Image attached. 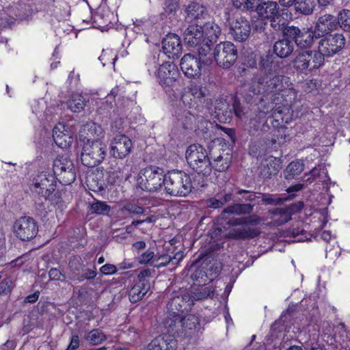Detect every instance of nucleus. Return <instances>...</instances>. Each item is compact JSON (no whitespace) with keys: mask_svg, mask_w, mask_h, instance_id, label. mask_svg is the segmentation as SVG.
<instances>
[{"mask_svg":"<svg viewBox=\"0 0 350 350\" xmlns=\"http://www.w3.org/2000/svg\"><path fill=\"white\" fill-rule=\"evenodd\" d=\"M258 70L253 74L252 82L256 85L259 94H262L257 104L259 115L262 116L273 111L280 100V92L289 88V78L279 75L280 65L273 62L269 55L260 57Z\"/></svg>","mask_w":350,"mask_h":350,"instance_id":"1","label":"nucleus"},{"mask_svg":"<svg viewBox=\"0 0 350 350\" xmlns=\"http://www.w3.org/2000/svg\"><path fill=\"white\" fill-rule=\"evenodd\" d=\"M79 139L83 142L81 161L83 165L94 167L101 163L107 154V146L99 139H91L80 132Z\"/></svg>","mask_w":350,"mask_h":350,"instance_id":"2","label":"nucleus"},{"mask_svg":"<svg viewBox=\"0 0 350 350\" xmlns=\"http://www.w3.org/2000/svg\"><path fill=\"white\" fill-rule=\"evenodd\" d=\"M193 188L191 177L185 172L173 170L166 174L164 190L167 194L186 197Z\"/></svg>","mask_w":350,"mask_h":350,"instance_id":"3","label":"nucleus"},{"mask_svg":"<svg viewBox=\"0 0 350 350\" xmlns=\"http://www.w3.org/2000/svg\"><path fill=\"white\" fill-rule=\"evenodd\" d=\"M223 19L230 26V32L237 42H244L248 39L251 32L249 21L234 9L226 8L224 10Z\"/></svg>","mask_w":350,"mask_h":350,"instance_id":"4","label":"nucleus"},{"mask_svg":"<svg viewBox=\"0 0 350 350\" xmlns=\"http://www.w3.org/2000/svg\"><path fill=\"white\" fill-rule=\"evenodd\" d=\"M165 177L163 169L149 166L140 171L138 184L143 190L154 192L165 186Z\"/></svg>","mask_w":350,"mask_h":350,"instance_id":"5","label":"nucleus"},{"mask_svg":"<svg viewBox=\"0 0 350 350\" xmlns=\"http://www.w3.org/2000/svg\"><path fill=\"white\" fill-rule=\"evenodd\" d=\"M213 57L217 64L223 69H228L238 57L237 46L231 42H221L213 50Z\"/></svg>","mask_w":350,"mask_h":350,"instance_id":"6","label":"nucleus"},{"mask_svg":"<svg viewBox=\"0 0 350 350\" xmlns=\"http://www.w3.org/2000/svg\"><path fill=\"white\" fill-rule=\"evenodd\" d=\"M284 37L291 38L300 49H309L313 43L314 38H317V33L312 28L303 27L291 25L283 30Z\"/></svg>","mask_w":350,"mask_h":350,"instance_id":"7","label":"nucleus"},{"mask_svg":"<svg viewBox=\"0 0 350 350\" xmlns=\"http://www.w3.org/2000/svg\"><path fill=\"white\" fill-rule=\"evenodd\" d=\"M346 40L342 33L324 36L319 42L318 51L324 57H330L339 53L345 46Z\"/></svg>","mask_w":350,"mask_h":350,"instance_id":"8","label":"nucleus"},{"mask_svg":"<svg viewBox=\"0 0 350 350\" xmlns=\"http://www.w3.org/2000/svg\"><path fill=\"white\" fill-rule=\"evenodd\" d=\"M193 304V299L189 293L184 291L174 292L167 304V312L174 317L183 315L184 312L191 310Z\"/></svg>","mask_w":350,"mask_h":350,"instance_id":"9","label":"nucleus"},{"mask_svg":"<svg viewBox=\"0 0 350 350\" xmlns=\"http://www.w3.org/2000/svg\"><path fill=\"white\" fill-rule=\"evenodd\" d=\"M14 232L17 238L23 241L33 239L38 232V226L36 220L31 217H21L14 224Z\"/></svg>","mask_w":350,"mask_h":350,"instance_id":"10","label":"nucleus"},{"mask_svg":"<svg viewBox=\"0 0 350 350\" xmlns=\"http://www.w3.org/2000/svg\"><path fill=\"white\" fill-rule=\"evenodd\" d=\"M133 143L124 134L116 135L110 144L109 154L118 159H124L132 151Z\"/></svg>","mask_w":350,"mask_h":350,"instance_id":"11","label":"nucleus"},{"mask_svg":"<svg viewBox=\"0 0 350 350\" xmlns=\"http://www.w3.org/2000/svg\"><path fill=\"white\" fill-rule=\"evenodd\" d=\"M180 69L188 78H195L201 75L200 60L190 53L185 55L180 63Z\"/></svg>","mask_w":350,"mask_h":350,"instance_id":"12","label":"nucleus"},{"mask_svg":"<svg viewBox=\"0 0 350 350\" xmlns=\"http://www.w3.org/2000/svg\"><path fill=\"white\" fill-rule=\"evenodd\" d=\"M338 27V23L336 18L332 14H325L318 18L314 30L317 33V38H320L332 34L331 32L337 29Z\"/></svg>","mask_w":350,"mask_h":350,"instance_id":"13","label":"nucleus"},{"mask_svg":"<svg viewBox=\"0 0 350 350\" xmlns=\"http://www.w3.org/2000/svg\"><path fill=\"white\" fill-rule=\"evenodd\" d=\"M178 75V70L175 64L171 62L163 63L159 66L157 71V77L159 83L162 85L172 86Z\"/></svg>","mask_w":350,"mask_h":350,"instance_id":"14","label":"nucleus"},{"mask_svg":"<svg viewBox=\"0 0 350 350\" xmlns=\"http://www.w3.org/2000/svg\"><path fill=\"white\" fill-rule=\"evenodd\" d=\"M162 48L169 58H178L183 50L180 37L174 33L167 34L162 41Z\"/></svg>","mask_w":350,"mask_h":350,"instance_id":"15","label":"nucleus"},{"mask_svg":"<svg viewBox=\"0 0 350 350\" xmlns=\"http://www.w3.org/2000/svg\"><path fill=\"white\" fill-rule=\"evenodd\" d=\"M183 40L185 44L190 48L197 47L204 41L203 31L201 25L198 24L190 25L183 31Z\"/></svg>","mask_w":350,"mask_h":350,"instance_id":"16","label":"nucleus"},{"mask_svg":"<svg viewBox=\"0 0 350 350\" xmlns=\"http://www.w3.org/2000/svg\"><path fill=\"white\" fill-rule=\"evenodd\" d=\"M260 232L258 228L243 225V226L229 229L225 237L228 239L246 240L258 237Z\"/></svg>","mask_w":350,"mask_h":350,"instance_id":"17","label":"nucleus"},{"mask_svg":"<svg viewBox=\"0 0 350 350\" xmlns=\"http://www.w3.org/2000/svg\"><path fill=\"white\" fill-rule=\"evenodd\" d=\"M177 341L171 334L160 335L148 345V350H176Z\"/></svg>","mask_w":350,"mask_h":350,"instance_id":"18","label":"nucleus"},{"mask_svg":"<svg viewBox=\"0 0 350 350\" xmlns=\"http://www.w3.org/2000/svg\"><path fill=\"white\" fill-rule=\"evenodd\" d=\"M104 170L96 168L89 173L86 177V183L89 189L93 191L98 192L106 189Z\"/></svg>","mask_w":350,"mask_h":350,"instance_id":"19","label":"nucleus"},{"mask_svg":"<svg viewBox=\"0 0 350 350\" xmlns=\"http://www.w3.org/2000/svg\"><path fill=\"white\" fill-rule=\"evenodd\" d=\"M209 157H211L209 152H208L202 146L199 144L190 145L185 153V158L190 167Z\"/></svg>","mask_w":350,"mask_h":350,"instance_id":"20","label":"nucleus"},{"mask_svg":"<svg viewBox=\"0 0 350 350\" xmlns=\"http://www.w3.org/2000/svg\"><path fill=\"white\" fill-rule=\"evenodd\" d=\"M277 9H278V4L276 1L259 0L254 4L252 12H256L261 18L269 20L275 12H276Z\"/></svg>","mask_w":350,"mask_h":350,"instance_id":"21","label":"nucleus"},{"mask_svg":"<svg viewBox=\"0 0 350 350\" xmlns=\"http://www.w3.org/2000/svg\"><path fill=\"white\" fill-rule=\"evenodd\" d=\"M212 159L213 169L217 172H225L231 165L232 156L230 152L224 150H220L218 154L215 155L209 150Z\"/></svg>","mask_w":350,"mask_h":350,"instance_id":"22","label":"nucleus"},{"mask_svg":"<svg viewBox=\"0 0 350 350\" xmlns=\"http://www.w3.org/2000/svg\"><path fill=\"white\" fill-rule=\"evenodd\" d=\"M186 18L190 21H202L208 16L207 8L202 4L196 2H190L185 8Z\"/></svg>","mask_w":350,"mask_h":350,"instance_id":"23","label":"nucleus"},{"mask_svg":"<svg viewBox=\"0 0 350 350\" xmlns=\"http://www.w3.org/2000/svg\"><path fill=\"white\" fill-rule=\"evenodd\" d=\"M53 137L55 144L64 148L72 144L73 139L72 135L66 129V126L59 124L53 129Z\"/></svg>","mask_w":350,"mask_h":350,"instance_id":"24","label":"nucleus"},{"mask_svg":"<svg viewBox=\"0 0 350 350\" xmlns=\"http://www.w3.org/2000/svg\"><path fill=\"white\" fill-rule=\"evenodd\" d=\"M233 193L232 191L223 190L217 193L214 196L205 200L206 207L213 209L222 208L226 203L232 200Z\"/></svg>","mask_w":350,"mask_h":350,"instance_id":"25","label":"nucleus"},{"mask_svg":"<svg viewBox=\"0 0 350 350\" xmlns=\"http://www.w3.org/2000/svg\"><path fill=\"white\" fill-rule=\"evenodd\" d=\"M294 49L295 46L292 40L285 37L275 42L273 53L280 58H286L292 54Z\"/></svg>","mask_w":350,"mask_h":350,"instance_id":"26","label":"nucleus"},{"mask_svg":"<svg viewBox=\"0 0 350 350\" xmlns=\"http://www.w3.org/2000/svg\"><path fill=\"white\" fill-rule=\"evenodd\" d=\"M150 288L148 280L138 281L129 292V299L132 303H136L142 299Z\"/></svg>","mask_w":350,"mask_h":350,"instance_id":"27","label":"nucleus"},{"mask_svg":"<svg viewBox=\"0 0 350 350\" xmlns=\"http://www.w3.org/2000/svg\"><path fill=\"white\" fill-rule=\"evenodd\" d=\"M273 16L269 18L271 22V26L276 31H282L288 27L286 25L287 17L288 15V11L286 8H282L277 9L276 12L273 14Z\"/></svg>","mask_w":350,"mask_h":350,"instance_id":"28","label":"nucleus"},{"mask_svg":"<svg viewBox=\"0 0 350 350\" xmlns=\"http://www.w3.org/2000/svg\"><path fill=\"white\" fill-rule=\"evenodd\" d=\"M183 253L176 252L173 256L169 254H163L153 259L152 265L157 268L165 267L170 264L176 266L183 259Z\"/></svg>","mask_w":350,"mask_h":350,"instance_id":"29","label":"nucleus"},{"mask_svg":"<svg viewBox=\"0 0 350 350\" xmlns=\"http://www.w3.org/2000/svg\"><path fill=\"white\" fill-rule=\"evenodd\" d=\"M258 195L260 196V198H261L260 202L265 205H280L284 202L291 200L294 198L295 194H284V196H279L278 195H273L270 193H258ZM260 203V201L258 202V204Z\"/></svg>","mask_w":350,"mask_h":350,"instance_id":"30","label":"nucleus"},{"mask_svg":"<svg viewBox=\"0 0 350 350\" xmlns=\"http://www.w3.org/2000/svg\"><path fill=\"white\" fill-rule=\"evenodd\" d=\"M201 29L203 31V36L207 40V43H214L217 42L221 34L220 27L213 21H208L203 25H201Z\"/></svg>","mask_w":350,"mask_h":350,"instance_id":"31","label":"nucleus"},{"mask_svg":"<svg viewBox=\"0 0 350 350\" xmlns=\"http://www.w3.org/2000/svg\"><path fill=\"white\" fill-rule=\"evenodd\" d=\"M254 204L250 203H234L223 209L221 215L226 213L237 215H249L254 209Z\"/></svg>","mask_w":350,"mask_h":350,"instance_id":"32","label":"nucleus"},{"mask_svg":"<svg viewBox=\"0 0 350 350\" xmlns=\"http://www.w3.org/2000/svg\"><path fill=\"white\" fill-rule=\"evenodd\" d=\"M315 6L314 0H297L294 10L295 14L308 16L313 13Z\"/></svg>","mask_w":350,"mask_h":350,"instance_id":"33","label":"nucleus"},{"mask_svg":"<svg viewBox=\"0 0 350 350\" xmlns=\"http://www.w3.org/2000/svg\"><path fill=\"white\" fill-rule=\"evenodd\" d=\"M182 315L177 314L176 317L168 314L167 318L165 319L164 325L167 329V332L174 334L181 332L183 329L182 325Z\"/></svg>","mask_w":350,"mask_h":350,"instance_id":"34","label":"nucleus"},{"mask_svg":"<svg viewBox=\"0 0 350 350\" xmlns=\"http://www.w3.org/2000/svg\"><path fill=\"white\" fill-rule=\"evenodd\" d=\"M308 62L307 72H311L319 69L324 64L325 57L318 50H309Z\"/></svg>","mask_w":350,"mask_h":350,"instance_id":"35","label":"nucleus"},{"mask_svg":"<svg viewBox=\"0 0 350 350\" xmlns=\"http://www.w3.org/2000/svg\"><path fill=\"white\" fill-rule=\"evenodd\" d=\"M267 129H269L267 122H264L263 118L259 114L250 118L247 124V131L251 135H254L260 129L267 131Z\"/></svg>","mask_w":350,"mask_h":350,"instance_id":"36","label":"nucleus"},{"mask_svg":"<svg viewBox=\"0 0 350 350\" xmlns=\"http://www.w3.org/2000/svg\"><path fill=\"white\" fill-rule=\"evenodd\" d=\"M308 58L309 51H304L299 53L292 62L293 68L298 72L306 74Z\"/></svg>","mask_w":350,"mask_h":350,"instance_id":"37","label":"nucleus"},{"mask_svg":"<svg viewBox=\"0 0 350 350\" xmlns=\"http://www.w3.org/2000/svg\"><path fill=\"white\" fill-rule=\"evenodd\" d=\"M66 106L68 109L74 113H79L83 110L86 100L81 94H73L71 98L67 100Z\"/></svg>","mask_w":350,"mask_h":350,"instance_id":"38","label":"nucleus"},{"mask_svg":"<svg viewBox=\"0 0 350 350\" xmlns=\"http://www.w3.org/2000/svg\"><path fill=\"white\" fill-rule=\"evenodd\" d=\"M304 169V164L299 161H293L288 165L284 172V176L286 180H291L299 175Z\"/></svg>","mask_w":350,"mask_h":350,"instance_id":"39","label":"nucleus"},{"mask_svg":"<svg viewBox=\"0 0 350 350\" xmlns=\"http://www.w3.org/2000/svg\"><path fill=\"white\" fill-rule=\"evenodd\" d=\"M72 161L66 156H61L53 161V170L54 174H60L69 168L73 167Z\"/></svg>","mask_w":350,"mask_h":350,"instance_id":"40","label":"nucleus"},{"mask_svg":"<svg viewBox=\"0 0 350 350\" xmlns=\"http://www.w3.org/2000/svg\"><path fill=\"white\" fill-rule=\"evenodd\" d=\"M181 324L183 325L181 333L185 332L187 334L189 331L196 330L200 326V321L196 316L188 314L185 317L182 316Z\"/></svg>","mask_w":350,"mask_h":350,"instance_id":"41","label":"nucleus"},{"mask_svg":"<svg viewBox=\"0 0 350 350\" xmlns=\"http://www.w3.org/2000/svg\"><path fill=\"white\" fill-rule=\"evenodd\" d=\"M35 185H38V187H41L43 189H50L53 191L54 188L56 187V182L53 176L42 172L36 179Z\"/></svg>","mask_w":350,"mask_h":350,"instance_id":"42","label":"nucleus"},{"mask_svg":"<svg viewBox=\"0 0 350 350\" xmlns=\"http://www.w3.org/2000/svg\"><path fill=\"white\" fill-rule=\"evenodd\" d=\"M206 89L202 86L196 85H191L189 89L188 93L183 95L181 99L183 103H185L187 101V98L191 95L194 98L198 99L200 102L202 103L206 96Z\"/></svg>","mask_w":350,"mask_h":350,"instance_id":"43","label":"nucleus"},{"mask_svg":"<svg viewBox=\"0 0 350 350\" xmlns=\"http://www.w3.org/2000/svg\"><path fill=\"white\" fill-rule=\"evenodd\" d=\"M211 159H212L209 157L206 159L197 162L198 163L190 167L198 174H202L204 176H207L211 174L213 170V164Z\"/></svg>","mask_w":350,"mask_h":350,"instance_id":"44","label":"nucleus"},{"mask_svg":"<svg viewBox=\"0 0 350 350\" xmlns=\"http://www.w3.org/2000/svg\"><path fill=\"white\" fill-rule=\"evenodd\" d=\"M84 339L92 345H97L107 340L106 335L99 329H94L88 332Z\"/></svg>","mask_w":350,"mask_h":350,"instance_id":"45","label":"nucleus"},{"mask_svg":"<svg viewBox=\"0 0 350 350\" xmlns=\"http://www.w3.org/2000/svg\"><path fill=\"white\" fill-rule=\"evenodd\" d=\"M176 117L178 122L185 129L191 128V125L196 120L195 116L189 111L184 110L181 112H176Z\"/></svg>","mask_w":350,"mask_h":350,"instance_id":"46","label":"nucleus"},{"mask_svg":"<svg viewBox=\"0 0 350 350\" xmlns=\"http://www.w3.org/2000/svg\"><path fill=\"white\" fill-rule=\"evenodd\" d=\"M272 133L274 137L272 139L273 144H282L290 139L288 128L284 125H282L278 129L273 130Z\"/></svg>","mask_w":350,"mask_h":350,"instance_id":"47","label":"nucleus"},{"mask_svg":"<svg viewBox=\"0 0 350 350\" xmlns=\"http://www.w3.org/2000/svg\"><path fill=\"white\" fill-rule=\"evenodd\" d=\"M58 180L65 185H70L76 179V171L75 167L68 169L60 174H54Z\"/></svg>","mask_w":350,"mask_h":350,"instance_id":"48","label":"nucleus"},{"mask_svg":"<svg viewBox=\"0 0 350 350\" xmlns=\"http://www.w3.org/2000/svg\"><path fill=\"white\" fill-rule=\"evenodd\" d=\"M111 211V207L105 202L96 201L90 204L89 211L91 214L107 215Z\"/></svg>","mask_w":350,"mask_h":350,"instance_id":"49","label":"nucleus"},{"mask_svg":"<svg viewBox=\"0 0 350 350\" xmlns=\"http://www.w3.org/2000/svg\"><path fill=\"white\" fill-rule=\"evenodd\" d=\"M215 294V289L211 286H201L196 289L193 299L196 300L212 298Z\"/></svg>","mask_w":350,"mask_h":350,"instance_id":"50","label":"nucleus"},{"mask_svg":"<svg viewBox=\"0 0 350 350\" xmlns=\"http://www.w3.org/2000/svg\"><path fill=\"white\" fill-rule=\"evenodd\" d=\"M337 23L338 27L345 31L350 32V10H344L338 14Z\"/></svg>","mask_w":350,"mask_h":350,"instance_id":"51","label":"nucleus"},{"mask_svg":"<svg viewBox=\"0 0 350 350\" xmlns=\"http://www.w3.org/2000/svg\"><path fill=\"white\" fill-rule=\"evenodd\" d=\"M236 193L241 197L239 199V200H241V201L252 202H254L256 200H258L260 198V196L256 195V194H258L257 193L250 191V190L242 189L238 188L237 189Z\"/></svg>","mask_w":350,"mask_h":350,"instance_id":"52","label":"nucleus"},{"mask_svg":"<svg viewBox=\"0 0 350 350\" xmlns=\"http://www.w3.org/2000/svg\"><path fill=\"white\" fill-rule=\"evenodd\" d=\"M271 213L274 215L280 216L279 225L285 224L292 219V215L285 207L273 208Z\"/></svg>","mask_w":350,"mask_h":350,"instance_id":"53","label":"nucleus"},{"mask_svg":"<svg viewBox=\"0 0 350 350\" xmlns=\"http://www.w3.org/2000/svg\"><path fill=\"white\" fill-rule=\"evenodd\" d=\"M83 267L81 258L79 256H72L68 262V267L70 271L79 275V273L82 270Z\"/></svg>","mask_w":350,"mask_h":350,"instance_id":"54","label":"nucleus"},{"mask_svg":"<svg viewBox=\"0 0 350 350\" xmlns=\"http://www.w3.org/2000/svg\"><path fill=\"white\" fill-rule=\"evenodd\" d=\"M232 110L234 111V115L239 119H243L245 118L246 114L247 113V109L245 106H243L239 100H234L232 104Z\"/></svg>","mask_w":350,"mask_h":350,"instance_id":"55","label":"nucleus"},{"mask_svg":"<svg viewBox=\"0 0 350 350\" xmlns=\"http://www.w3.org/2000/svg\"><path fill=\"white\" fill-rule=\"evenodd\" d=\"M125 130V122L122 118H116L111 124V131L113 134H124Z\"/></svg>","mask_w":350,"mask_h":350,"instance_id":"56","label":"nucleus"},{"mask_svg":"<svg viewBox=\"0 0 350 350\" xmlns=\"http://www.w3.org/2000/svg\"><path fill=\"white\" fill-rule=\"evenodd\" d=\"M120 211L122 213L127 212L133 215H139L144 214V209L135 204L128 203L121 208Z\"/></svg>","mask_w":350,"mask_h":350,"instance_id":"57","label":"nucleus"},{"mask_svg":"<svg viewBox=\"0 0 350 350\" xmlns=\"http://www.w3.org/2000/svg\"><path fill=\"white\" fill-rule=\"evenodd\" d=\"M14 286L13 281L11 278H5L0 282V294H9Z\"/></svg>","mask_w":350,"mask_h":350,"instance_id":"58","label":"nucleus"},{"mask_svg":"<svg viewBox=\"0 0 350 350\" xmlns=\"http://www.w3.org/2000/svg\"><path fill=\"white\" fill-rule=\"evenodd\" d=\"M164 11L168 15H174L178 7L177 0H165Z\"/></svg>","mask_w":350,"mask_h":350,"instance_id":"59","label":"nucleus"},{"mask_svg":"<svg viewBox=\"0 0 350 350\" xmlns=\"http://www.w3.org/2000/svg\"><path fill=\"white\" fill-rule=\"evenodd\" d=\"M213 44V43H207V40L204 39V41L202 42V44L198 45V59H200V60L202 57H205L208 53H209Z\"/></svg>","mask_w":350,"mask_h":350,"instance_id":"60","label":"nucleus"},{"mask_svg":"<svg viewBox=\"0 0 350 350\" xmlns=\"http://www.w3.org/2000/svg\"><path fill=\"white\" fill-rule=\"evenodd\" d=\"M243 64L247 68H256L257 66L256 55L252 53L247 55H245L243 59Z\"/></svg>","mask_w":350,"mask_h":350,"instance_id":"61","label":"nucleus"},{"mask_svg":"<svg viewBox=\"0 0 350 350\" xmlns=\"http://www.w3.org/2000/svg\"><path fill=\"white\" fill-rule=\"evenodd\" d=\"M104 176H105V185L106 188L109 185H114L116 183L118 175L116 172H111V171H105L104 170Z\"/></svg>","mask_w":350,"mask_h":350,"instance_id":"62","label":"nucleus"},{"mask_svg":"<svg viewBox=\"0 0 350 350\" xmlns=\"http://www.w3.org/2000/svg\"><path fill=\"white\" fill-rule=\"evenodd\" d=\"M272 166V163L270 162L269 164L264 165L260 171V174L264 178H270L273 174H275L278 172V168L273 167L272 170L269 167Z\"/></svg>","mask_w":350,"mask_h":350,"instance_id":"63","label":"nucleus"},{"mask_svg":"<svg viewBox=\"0 0 350 350\" xmlns=\"http://www.w3.org/2000/svg\"><path fill=\"white\" fill-rule=\"evenodd\" d=\"M62 193L61 191L56 190V187L54 188L53 192L49 193V197H46V200H49L53 204H57L61 202Z\"/></svg>","mask_w":350,"mask_h":350,"instance_id":"64","label":"nucleus"}]
</instances>
